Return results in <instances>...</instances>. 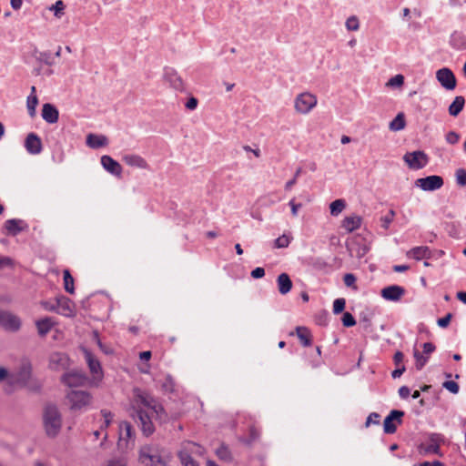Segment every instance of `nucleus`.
Here are the masks:
<instances>
[{"label":"nucleus","mask_w":466,"mask_h":466,"mask_svg":"<svg viewBox=\"0 0 466 466\" xmlns=\"http://www.w3.org/2000/svg\"><path fill=\"white\" fill-rule=\"evenodd\" d=\"M132 407L136 413L133 414V417L137 419L141 431L146 436H149L155 431L153 420L162 422L167 418L162 405L148 392L139 389L134 390Z\"/></svg>","instance_id":"f257e3e1"},{"label":"nucleus","mask_w":466,"mask_h":466,"mask_svg":"<svg viewBox=\"0 0 466 466\" xmlns=\"http://www.w3.org/2000/svg\"><path fill=\"white\" fill-rule=\"evenodd\" d=\"M66 403L73 412H84L92 404L93 397L86 390H71L66 395Z\"/></svg>","instance_id":"f03ea898"},{"label":"nucleus","mask_w":466,"mask_h":466,"mask_svg":"<svg viewBox=\"0 0 466 466\" xmlns=\"http://www.w3.org/2000/svg\"><path fill=\"white\" fill-rule=\"evenodd\" d=\"M62 425L61 414L55 405H47L44 412V426L50 437H55L60 431Z\"/></svg>","instance_id":"7ed1b4c3"},{"label":"nucleus","mask_w":466,"mask_h":466,"mask_svg":"<svg viewBox=\"0 0 466 466\" xmlns=\"http://www.w3.org/2000/svg\"><path fill=\"white\" fill-rule=\"evenodd\" d=\"M32 379V364L27 359L20 361L17 370L11 374L10 385H17L19 387L28 386Z\"/></svg>","instance_id":"20e7f679"},{"label":"nucleus","mask_w":466,"mask_h":466,"mask_svg":"<svg viewBox=\"0 0 466 466\" xmlns=\"http://www.w3.org/2000/svg\"><path fill=\"white\" fill-rule=\"evenodd\" d=\"M444 441V437L440 433H430L425 441L420 444L419 452L421 455L435 454L441 456L440 445Z\"/></svg>","instance_id":"39448f33"},{"label":"nucleus","mask_w":466,"mask_h":466,"mask_svg":"<svg viewBox=\"0 0 466 466\" xmlns=\"http://www.w3.org/2000/svg\"><path fill=\"white\" fill-rule=\"evenodd\" d=\"M318 104L317 96L309 92L299 94L294 99V108L298 114H309Z\"/></svg>","instance_id":"423d86ee"},{"label":"nucleus","mask_w":466,"mask_h":466,"mask_svg":"<svg viewBox=\"0 0 466 466\" xmlns=\"http://www.w3.org/2000/svg\"><path fill=\"white\" fill-rule=\"evenodd\" d=\"M404 162L411 169H420L428 164V157L423 151L408 152L403 157Z\"/></svg>","instance_id":"0eeeda50"},{"label":"nucleus","mask_w":466,"mask_h":466,"mask_svg":"<svg viewBox=\"0 0 466 466\" xmlns=\"http://www.w3.org/2000/svg\"><path fill=\"white\" fill-rule=\"evenodd\" d=\"M415 185L424 191H434L443 186V178L437 175L418 178Z\"/></svg>","instance_id":"6e6552de"},{"label":"nucleus","mask_w":466,"mask_h":466,"mask_svg":"<svg viewBox=\"0 0 466 466\" xmlns=\"http://www.w3.org/2000/svg\"><path fill=\"white\" fill-rule=\"evenodd\" d=\"M0 326L8 331H17L21 327V320L13 313L0 309Z\"/></svg>","instance_id":"1a4fd4ad"},{"label":"nucleus","mask_w":466,"mask_h":466,"mask_svg":"<svg viewBox=\"0 0 466 466\" xmlns=\"http://www.w3.org/2000/svg\"><path fill=\"white\" fill-rule=\"evenodd\" d=\"M85 359L93 380L99 382L103 378V370L99 360L87 350H84Z\"/></svg>","instance_id":"9d476101"},{"label":"nucleus","mask_w":466,"mask_h":466,"mask_svg":"<svg viewBox=\"0 0 466 466\" xmlns=\"http://www.w3.org/2000/svg\"><path fill=\"white\" fill-rule=\"evenodd\" d=\"M436 78L441 86L447 90H453L456 87V77L450 68L439 69L436 72Z\"/></svg>","instance_id":"9b49d317"},{"label":"nucleus","mask_w":466,"mask_h":466,"mask_svg":"<svg viewBox=\"0 0 466 466\" xmlns=\"http://www.w3.org/2000/svg\"><path fill=\"white\" fill-rule=\"evenodd\" d=\"M62 381L68 387H81L87 383V377L81 371L73 370L62 376Z\"/></svg>","instance_id":"f8f14e48"},{"label":"nucleus","mask_w":466,"mask_h":466,"mask_svg":"<svg viewBox=\"0 0 466 466\" xmlns=\"http://www.w3.org/2000/svg\"><path fill=\"white\" fill-rule=\"evenodd\" d=\"M404 416V412L402 410H393L390 412V414L385 418L383 422V430L387 434H392L396 432L397 426L394 423L396 420L397 423H401V418Z\"/></svg>","instance_id":"ddd939ff"},{"label":"nucleus","mask_w":466,"mask_h":466,"mask_svg":"<svg viewBox=\"0 0 466 466\" xmlns=\"http://www.w3.org/2000/svg\"><path fill=\"white\" fill-rule=\"evenodd\" d=\"M404 294L405 289L398 285L388 286L381 290L382 298L390 301H399Z\"/></svg>","instance_id":"4468645a"},{"label":"nucleus","mask_w":466,"mask_h":466,"mask_svg":"<svg viewBox=\"0 0 466 466\" xmlns=\"http://www.w3.org/2000/svg\"><path fill=\"white\" fill-rule=\"evenodd\" d=\"M101 165L102 167L111 175L116 177H121L122 174V167L121 165L113 159L110 156L105 155L101 157Z\"/></svg>","instance_id":"2eb2a0df"},{"label":"nucleus","mask_w":466,"mask_h":466,"mask_svg":"<svg viewBox=\"0 0 466 466\" xmlns=\"http://www.w3.org/2000/svg\"><path fill=\"white\" fill-rule=\"evenodd\" d=\"M25 147L29 154H40L42 151V142L40 137L35 133L28 134L25 141Z\"/></svg>","instance_id":"dca6fc26"},{"label":"nucleus","mask_w":466,"mask_h":466,"mask_svg":"<svg viewBox=\"0 0 466 466\" xmlns=\"http://www.w3.org/2000/svg\"><path fill=\"white\" fill-rule=\"evenodd\" d=\"M164 79L176 90H182L184 88L182 78L178 76L177 72L171 67L165 68Z\"/></svg>","instance_id":"f3484780"},{"label":"nucleus","mask_w":466,"mask_h":466,"mask_svg":"<svg viewBox=\"0 0 466 466\" xmlns=\"http://www.w3.org/2000/svg\"><path fill=\"white\" fill-rule=\"evenodd\" d=\"M68 357L61 352H55L51 354L49 360V367L54 370L66 369L68 366Z\"/></svg>","instance_id":"a211bd4d"},{"label":"nucleus","mask_w":466,"mask_h":466,"mask_svg":"<svg viewBox=\"0 0 466 466\" xmlns=\"http://www.w3.org/2000/svg\"><path fill=\"white\" fill-rule=\"evenodd\" d=\"M183 453L191 457L193 455L201 456L204 454V448L193 441H184L180 451H178V456H183Z\"/></svg>","instance_id":"6ab92c4d"},{"label":"nucleus","mask_w":466,"mask_h":466,"mask_svg":"<svg viewBox=\"0 0 466 466\" xmlns=\"http://www.w3.org/2000/svg\"><path fill=\"white\" fill-rule=\"evenodd\" d=\"M56 312L66 317L73 316L75 311L72 301L66 297L57 298Z\"/></svg>","instance_id":"aec40b11"},{"label":"nucleus","mask_w":466,"mask_h":466,"mask_svg":"<svg viewBox=\"0 0 466 466\" xmlns=\"http://www.w3.org/2000/svg\"><path fill=\"white\" fill-rule=\"evenodd\" d=\"M362 223V218L359 215L352 214L350 216H347L341 222V228L346 230L347 233H351L354 230L360 228Z\"/></svg>","instance_id":"412c9836"},{"label":"nucleus","mask_w":466,"mask_h":466,"mask_svg":"<svg viewBox=\"0 0 466 466\" xmlns=\"http://www.w3.org/2000/svg\"><path fill=\"white\" fill-rule=\"evenodd\" d=\"M42 117L48 124H55L58 121L59 112L52 104L46 103L42 108Z\"/></svg>","instance_id":"4be33fe9"},{"label":"nucleus","mask_w":466,"mask_h":466,"mask_svg":"<svg viewBox=\"0 0 466 466\" xmlns=\"http://www.w3.org/2000/svg\"><path fill=\"white\" fill-rule=\"evenodd\" d=\"M123 161L130 167L147 169L148 168L147 162L140 156L136 154H127L123 157Z\"/></svg>","instance_id":"5701e85b"},{"label":"nucleus","mask_w":466,"mask_h":466,"mask_svg":"<svg viewBox=\"0 0 466 466\" xmlns=\"http://www.w3.org/2000/svg\"><path fill=\"white\" fill-rule=\"evenodd\" d=\"M86 143L90 148L96 149L106 147L108 144V139L104 135L90 133L86 136Z\"/></svg>","instance_id":"b1692460"},{"label":"nucleus","mask_w":466,"mask_h":466,"mask_svg":"<svg viewBox=\"0 0 466 466\" xmlns=\"http://www.w3.org/2000/svg\"><path fill=\"white\" fill-rule=\"evenodd\" d=\"M278 289L281 295L288 294L292 289V281L287 273H281L277 279Z\"/></svg>","instance_id":"393cba45"},{"label":"nucleus","mask_w":466,"mask_h":466,"mask_svg":"<svg viewBox=\"0 0 466 466\" xmlns=\"http://www.w3.org/2000/svg\"><path fill=\"white\" fill-rule=\"evenodd\" d=\"M407 256L416 260L429 258L431 257V249L426 246L415 247L407 252Z\"/></svg>","instance_id":"a878e982"},{"label":"nucleus","mask_w":466,"mask_h":466,"mask_svg":"<svg viewBox=\"0 0 466 466\" xmlns=\"http://www.w3.org/2000/svg\"><path fill=\"white\" fill-rule=\"evenodd\" d=\"M22 224H25V223L21 219H16V218L8 219L5 223V228L6 229L8 234H10L12 236H16L22 230H24Z\"/></svg>","instance_id":"bb28decb"},{"label":"nucleus","mask_w":466,"mask_h":466,"mask_svg":"<svg viewBox=\"0 0 466 466\" xmlns=\"http://www.w3.org/2000/svg\"><path fill=\"white\" fill-rule=\"evenodd\" d=\"M134 435V430L130 422L121 421L119 423L120 441H127V442H128L129 441L133 440Z\"/></svg>","instance_id":"cd10ccee"},{"label":"nucleus","mask_w":466,"mask_h":466,"mask_svg":"<svg viewBox=\"0 0 466 466\" xmlns=\"http://www.w3.org/2000/svg\"><path fill=\"white\" fill-rule=\"evenodd\" d=\"M348 249L351 256H355L359 258H363L369 251V248L365 243L357 242L348 245Z\"/></svg>","instance_id":"c85d7f7f"},{"label":"nucleus","mask_w":466,"mask_h":466,"mask_svg":"<svg viewBox=\"0 0 466 466\" xmlns=\"http://www.w3.org/2000/svg\"><path fill=\"white\" fill-rule=\"evenodd\" d=\"M38 334L40 336H46L52 329L54 325V321L51 318H45L42 319H39L35 322Z\"/></svg>","instance_id":"c756f323"},{"label":"nucleus","mask_w":466,"mask_h":466,"mask_svg":"<svg viewBox=\"0 0 466 466\" xmlns=\"http://www.w3.org/2000/svg\"><path fill=\"white\" fill-rule=\"evenodd\" d=\"M465 99L461 96H458L454 98L453 102L449 106V114L452 116H458L463 109Z\"/></svg>","instance_id":"7c9ffc66"},{"label":"nucleus","mask_w":466,"mask_h":466,"mask_svg":"<svg viewBox=\"0 0 466 466\" xmlns=\"http://www.w3.org/2000/svg\"><path fill=\"white\" fill-rule=\"evenodd\" d=\"M215 453L222 461L230 462L233 460L229 448L225 444H221L218 448H217Z\"/></svg>","instance_id":"2f4dec72"},{"label":"nucleus","mask_w":466,"mask_h":466,"mask_svg":"<svg viewBox=\"0 0 466 466\" xmlns=\"http://www.w3.org/2000/svg\"><path fill=\"white\" fill-rule=\"evenodd\" d=\"M35 87L32 86L31 94L27 97V101H26L27 111H28V114L30 115V116H34L35 115V108L38 104V98L35 95Z\"/></svg>","instance_id":"473e14b6"},{"label":"nucleus","mask_w":466,"mask_h":466,"mask_svg":"<svg viewBox=\"0 0 466 466\" xmlns=\"http://www.w3.org/2000/svg\"><path fill=\"white\" fill-rule=\"evenodd\" d=\"M296 333L303 346L309 347L311 345V338L309 330L305 327H297Z\"/></svg>","instance_id":"72a5a7b5"},{"label":"nucleus","mask_w":466,"mask_h":466,"mask_svg":"<svg viewBox=\"0 0 466 466\" xmlns=\"http://www.w3.org/2000/svg\"><path fill=\"white\" fill-rule=\"evenodd\" d=\"M406 122L403 113H399L395 118L390 121L389 128L391 131H400L405 127Z\"/></svg>","instance_id":"f704fd0d"},{"label":"nucleus","mask_w":466,"mask_h":466,"mask_svg":"<svg viewBox=\"0 0 466 466\" xmlns=\"http://www.w3.org/2000/svg\"><path fill=\"white\" fill-rule=\"evenodd\" d=\"M346 208V201L342 198L334 200L329 205L330 214L334 217L339 216Z\"/></svg>","instance_id":"c9c22d12"},{"label":"nucleus","mask_w":466,"mask_h":466,"mask_svg":"<svg viewBox=\"0 0 466 466\" xmlns=\"http://www.w3.org/2000/svg\"><path fill=\"white\" fill-rule=\"evenodd\" d=\"M64 287L66 292L73 294L75 292L74 279L71 276L68 269H65L64 272Z\"/></svg>","instance_id":"e433bc0d"},{"label":"nucleus","mask_w":466,"mask_h":466,"mask_svg":"<svg viewBox=\"0 0 466 466\" xmlns=\"http://www.w3.org/2000/svg\"><path fill=\"white\" fill-rule=\"evenodd\" d=\"M149 466H164L165 461L162 460L161 456L158 453V451L156 450L154 455H148V459H147V462H144Z\"/></svg>","instance_id":"4c0bfd02"},{"label":"nucleus","mask_w":466,"mask_h":466,"mask_svg":"<svg viewBox=\"0 0 466 466\" xmlns=\"http://www.w3.org/2000/svg\"><path fill=\"white\" fill-rule=\"evenodd\" d=\"M292 239V237L287 234H283L282 236L279 237L274 241V248H284L289 247L290 241Z\"/></svg>","instance_id":"58836bf2"},{"label":"nucleus","mask_w":466,"mask_h":466,"mask_svg":"<svg viewBox=\"0 0 466 466\" xmlns=\"http://www.w3.org/2000/svg\"><path fill=\"white\" fill-rule=\"evenodd\" d=\"M455 181L457 186L461 187H466V169L465 168H458L455 170Z\"/></svg>","instance_id":"ea45409f"},{"label":"nucleus","mask_w":466,"mask_h":466,"mask_svg":"<svg viewBox=\"0 0 466 466\" xmlns=\"http://www.w3.org/2000/svg\"><path fill=\"white\" fill-rule=\"evenodd\" d=\"M396 213L393 209H390L389 212L380 218L381 228L387 230L390 228V225L393 221Z\"/></svg>","instance_id":"a19ab883"},{"label":"nucleus","mask_w":466,"mask_h":466,"mask_svg":"<svg viewBox=\"0 0 466 466\" xmlns=\"http://www.w3.org/2000/svg\"><path fill=\"white\" fill-rule=\"evenodd\" d=\"M345 26L349 31H358L360 28V22L356 15L350 16L345 23Z\"/></svg>","instance_id":"79ce46f5"},{"label":"nucleus","mask_w":466,"mask_h":466,"mask_svg":"<svg viewBox=\"0 0 466 466\" xmlns=\"http://www.w3.org/2000/svg\"><path fill=\"white\" fill-rule=\"evenodd\" d=\"M100 413H101L102 417L104 418V422L100 426V430L103 431V430H106V428H108L109 425L111 424L112 420H113V414L111 411H109L107 410H101Z\"/></svg>","instance_id":"37998d69"},{"label":"nucleus","mask_w":466,"mask_h":466,"mask_svg":"<svg viewBox=\"0 0 466 466\" xmlns=\"http://www.w3.org/2000/svg\"><path fill=\"white\" fill-rule=\"evenodd\" d=\"M404 83V76L400 74L390 78L386 86L390 87H400Z\"/></svg>","instance_id":"c03bdc74"},{"label":"nucleus","mask_w":466,"mask_h":466,"mask_svg":"<svg viewBox=\"0 0 466 466\" xmlns=\"http://www.w3.org/2000/svg\"><path fill=\"white\" fill-rule=\"evenodd\" d=\"M413 356L416 360L417 370H421L427 363L428 358L421 355L418 350H414Z\"/></svg>","instance_id":"a18cd8bd"},{"label":"nucleus","mask_w":466,"mask_h":466,"mask_svg":"<svg viewBox=\"0 0 466 466\" xmlns=\"http://www.w3.org/2000/svg\"><path fill=\"white\" fill-rule=\"evenodd\" d=\"M174 380L169 375L166 376L161 382V388L166 392H172L174 390Z\"/></svg>","instance_id":"49530a36"},{"label":"nucleus","mask_w":466,"mask_h":466,"mask_svg":"<svg viewBox=\"0 0 466 466\" xmlns=\"http://www.w3.org/2000/svg\"><path fill=\"white\" fill-rule=\"evenodd\" d=\"M36 59L39 62L44 63L47 66H52L54 64V59L49 51L40 52L39 55L37 56Z\"/></svg>","instance_id":"de8ad7c7"},{"label":"nucleus","mask_w":466,"mask_h":466,"mask_svg":"<svg viewBox=\"0 0 466 466\" xmlns=\"http://www.w3.org/2000/svg\"><path fill=\"white\" fill-rule=\"evenodd\" d=\"M49 9L54 11L55 16L60 18L64 14L65 5L62 0H58Z\"/></svg>","instance_id":"09e8293b"},{"label":"nucleus","mask_w":466,"mask_h":466,"mask_svg":"<svg viewBox=\"0 0 466 466\" xmlns=\"http://www.w3.org/2000/svg\"><path fill=\"white\" fill-rule=\"evenodd\" d=\"M156 448L152 446H144L140 450V460L142 462H147V459H148V455H154V452L156 451Z\"/></svg>","instance_id":"8fccbe9b"},{"label":"nucleus","mask_w":466,"mask_h":466,"mask_svg":"<svg viewBox=\"0 0 466 466\" xmlns=\"http://www.w3.org/2000/svg\"><path fill=\"white\" fill-rule=\"evenodd\" d=\"M346 305V300L342 298L336 299L333 302V313L334 314H339L341 313Z\"/></svg>","instance_id":"3c124183"},{"label":"nucleus","mask_w":466,"mask_h":466,"mask_svg":"<svg viewBox=\"0 0 466 466\" xmlns=\"http://www.w3.org/2000/svg\"><path fill=\"white\" fill-rule=\"evenodd\" d=\"M101 466H127V463L122 458H112L106 460Z\"/></svg>","instance_id":"603ef678"},{"label":"nucleus","mask_w":466,"mask_h":466,"mask_svg":"<svg viewBox=\"0 0 466 466\" xmlns=\"http://www.w3.org/2000/svg\"><path fill=\"white\" fill-rule=\"evenodd\" d=\"M442 386L453 394H457L460 390L458 383L453 380H446L443 382Z\"/></svg>","instance_id":"864d4df0"},{"label":"nucleus","mask_w":466,"mask_h":466,"mask_svg":"<svg viewBox=\"0 0 466 466\" xmlns=\"http://www.w3.org/2000/svg\"><path fill=\"white\" fill-rule=\"evenodd\" d=\"M181 463L184 466H199V464L193 459V457L186 455L183 453V456H178Z\"/></svg>","instance_id":"5fc2aeb1"},{"label":"nucleus","mask_w":466,"mask_h":466,"mask_svg":"<svg viewBox=\"0 0 466 466\" xmlns=\"http://www.w3.org/2000/svg\"><path fill=\"white\" fill-rule=\"evenodd\" d=\"M342 323L345 327H353L356 324V320L352 314L345 312L342 317Z\"/></svg>","instance_id":"6e6d98bb"},{"label":"nucleus","mask_w":466,"mask_h":466,"mask_svg":"<svg viewBox=\"0 0 466 466\" xmlns=\"http://www.w3.org/2000/svg\"><path fill=\"white\" fill-rule=\"evenodd\" d=\"M445 139L447 143L455 145L459 142L460 135L455 131H450L447 133Z\"/></svg>","instance_id":"4d7b16f0"},{"label":"nucleus","mask_w":466,"mask_h":466,"mask_svg":"<svg viewBox=\"0 0 466 466\" xmlns=\"http://www.w3.org/2000/svg\"><path fill=\"white\" fill-rule=\"evenodd\" d=\"M380 414L377 412H371L367 420H366V427H369L370 424H379L380 423Z\"/></svg>","instance_id":"13d9d810"},{"label":"nucleus","mask_w":466,"mask_h":466,"mask_svg":"<svg viewBox=\"0 0 466 466\" xmlns=\"http://www.w3.org/2000/svg\"><path fill=\"white\" fill-rule=\"evenodd\" d=\"M343 281L347 287H353L356 282V277L351 273H347L343 277Z\"/></svg>","instance_id":"bf43d9fd"},{"label":"nucleus","mask_w":466,"mask_h":466,"mask_svg":"<svg viewBox=\"0 0 466 466\" xmlns=\"http://www.w3.org/2000/svg\"><path fill=\"white\" fill-rule=\"evenodd\" d=\"M10 377L11 374H9L8 370L4 367H0V382L7 380L8 384H10Z\"/></svg>","instance_id":"052dcab7"},{"label":"nucleus","mask_w":466,"mask_h":466,"mask_svg":"<svg viewBox=\"0 0 466 466\" xmlns=\"http://www.w3.org/2000/svg\"><path fill=\"white\" fill-rule=\"evenodd\" d=\"M289 205L291 208V214L293 217H297L298 216V213H299V209L301 208V204H298V203H295L294 199H291L289 202Z\"/></svg>","instance_id":"680f3d73"},{"label":"nucleus","mask_w":466,"mask_h":466,"mask_svg":"<svg viewBox=\"0 0 466 466\" xmlns=\"http://www.w3.org/2000/svg\"><path fill=\"white\" fill-rule=\"evenodd\" d=\"M452 315L451 313H448L445 317L438 319V325L441 328H446L451 319Z\"/></svg>","instance_id":"e2e57ef3"},{"label":"nucleus","mask_w":466,"mask_h":466,"mask_svg":"<svg viewBox=\"0 0 466 466\" xmlns=\"http://www.w3.org/2000/svg\"><path fill=\"white\" fill-rule=\"evenodd\" d=\"M265 276V269L258 267L251 271V277L254 279H260Z\"/></svg>","instance_id":"0e129e2a"},{"label":"nucleus","mask_w":466,"mask_h":466,"mask_svg":"<svg viewBox=\"0 0 466 466\" xmlns=\"http://www.w3.org/2000/svg\"><path fill=\"white\" fill-rule=\"evenodd\" d=\"M410 390L407 386H402L399 389V395L401 399H406L410 396Z\"/></svg>","instance_id":"69168bd1"},{"label":"nucleus","mask_w":466,"mask_h":466,"mask_svg":"<svg viewBox=\"0 0 466 466\" xmlns=\"http://www.w3.org/2000/svg\"><path fill=\"white\" fill-rule=\"evenodd\" d=\"M404 371H405L404 365L397 366V369L392 371L391 376L393 379L400 378L403 374Z\"/></svg>","instance_id":"338daca9"},{"label":"nucleus","mask_w":466,"mask_h":466,"mask_svg":"<svg viewBox=\"0 0 466 466\" xmlns=\"http://www.w3.org/2000/svg\"><path fill=\"white\" fill-rule=\"evenodd\" d=\"M198 106V99L195 97H190L186 103V107L189 110H194Z\"/></svg>","instance_id":"774afa93"}]
</instances>
